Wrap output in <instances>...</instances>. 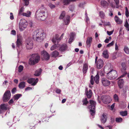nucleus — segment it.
Here are the masks:
<instances>
[{
    "instance_id": "nucleus-6",
    "label": "nucleus",
    "mask_w": 129,
    "mask_h": 129,
    "mask_svg": "<svg viewBox=\"0 0 129 129\" xmlns=\"http://www.w3.org/2000/svg\"><path fill=\"white\" fill-rule=\"evenodd\" d=\"M27 25V22L26 20L24 19H21L19 25L20 31H23L26 27Z\"/></svg>"
},
{
    "instance_id": "nucleus-3",
    "label": "nucleus",
    "mask_w": 129,
    "mask_h": 129,
    "mask_svg": "<svg viewBox=\"0 0 129 129\" xmlns=\"http://www.w3.org/2000/svg\"><path fill=\"white\" fill-rule=\"evenodd\" d=\"M45 36V34L42 30L37 29L34 31L33 37L34 40L38 42H41L43 40Z\"/></svg>"
},
{
    "instance_id": "nucleus-34",
    "label": "nucleus",
    "mask_w": 129,
    "mask_h": 129,
    "mask_svg": "<svg viewBox=\"0 0 129 129\" xmlns=\"http://www.w3.org/2000/svg\"><path fill=\"white\" fill-rule=\"evenodd\" d=\"M124 50L126 53L129 54V49L127 47L125 46L124 48Z\"/></svg>"
},
{
    "instance_id": "nucleus-51",
    "label": "nucleus",
    "mask_w": 129,
    "mask_h": 129,
    "mask_svg": "<svg viewBox=\"0 0 129 129\" xmlns=\"http://www.w3.org/2000/svg\"><path fill=\"white\" fill-rule=\"evenodd\" d=\"M114 32V30L111 31H107V34L110 36L112 35L113 33Z\"/></svg>"
},
{
    "instance_id": "nucleus-64",
    "label": "nucleus",
    "mask_w": 129,
    "mask_h": 129,
    "mask_svg": "<svg viewBox=\"0 0 129 129\" xmlns=\"http://www.w3.org/2000/svg\"><path fill=\"white\" fill-rule=\"evenodd\" d=\"M109 39L107 38L106 39L105 41V42L106 43H108L109 42Z\"/></svg>"
},
{
    "instance_id": "nucleus-2",
    "label": "nucleus",
    "mask_w": 129,
    "mask_h": 129,
    "mask_svg": "<svg viewBox=\"0 0 129 129\" xmlns=\"http://www.w3.org/2000/svg\"><path fill=\"white\" fill-rule=\"evenodd\" d=\"M46 11V9L44 7L43 5H42L36 12L35 16L36 18L41 21L44 20L46 17L45 15Z\"/></svg>"
},
{
    "instance_id": "nucleus-17",
    "label": "nucleus",
    "mask_w": 129,
    "mask_h": 129,
    "mask_svg": "<svg viewBox=\"0 0 129 129\" xmlns=\"http://www.w3.org/2000/svg\"><path fill=\"white\" fill-rule=\"evenodd\" d=\"M70 19V17L69 16L67 15L66 16L64 19V22L65 25H68L69 24Z\"/></svg>"
},
{
    "instance_id": "nucleus-41",
    "label": "nucleus",
    "mask_w": 129,
    "mask_h": 129,
    "mask_svg": "<svg viewBox=\"0 0 129 129\" xmlns=\"http://www.w3.org/2000/svg\"><path fill=\"white\" fill-rule=\"evenodd\" d=\"M24 8L23 7H22L19 10L18 15H20L22 14V12L23 11Z\"/></svg>"
},
{
    "instance_id": "nucleus-40",
    "label": "nucleus",
    "mask_w": 129,
    "mask_h": 129,
    "mask_svg": "<svg viewBox=\"0 0 129 129\" xmlns=\"http://www.w3.org/2000/svg\"><path fill=\"white\" fill-rule=\"evenodd\" d=\"M121 66L122 67V69L123 70H126L127 67L125 63H122L121 64Z\"/></svg>"
},
{
    "instance_id": "nucleus-10",
    "label": "nucleus",
    "mask_w": 129,
    "mask_h": 129,
    "mask_svg": "<svg viewBox=\"0 0 129 129\" xmlns=\"http://www.w3.org/2000/svg\"><path fill=\"white\" fill-rule=\"evenodd\" d=\"M101 99L102 102L106 104L109 103L111 101V98L109 96H103L101 97Z\"/></svg>"
},
{
    "instance_id": "nucleus-1",
    "label": "nucleus",
    "mask_w": 129,
    "mask_h": 129,
    "mask_svg": "<svg viewBox=\"0 0 129 129\" xmlns=\"http://www.w3.org/2000/svg\"><path fill=\"white\" fill-rule=\"evenodd\" d=\"M105 73L107 74V78L110 80L114 79L118 76L117 72L113 70V66L110 64L105 66L104 68Z\"/></svg>"
},
{
    "instance_id": "nucleus-43",
    "label": "nucleus",
    "mask_w": 129,
    "mask_h": 129,
    "mask_svg": "<svg viewBox=\"0 0 129 129\" xmlns=\"http://www.w3.org/2000/svg\"><path fill=\"white\" fill-rule=\"evenodd\" d=\"M120 114L123 116H125L127 114V112L125 111L123 112H120Z\"/></svg>"
},
{
    "instance_id": "nucleus-4",
    "label": "nucleus",
    "mask_w": 129,
    "mask_h": 129,
    "mask_svg": "<svg viewBox=\"0 0 129 129\" xmlns=\"http://www.w3.org/2000/svg\"><path fill=\"white\" fill-rule=\"evenodd\" d=\"M96 104L95 102L91 100L89 101L90 105L88 106V108L90 109V114L92 116L94 114Z\"/></svg>"
},
{
    "instance_id": "nucleus-18",
    "label": "nucleus",
    "mask_w": 129,
    "mask_h": 129,
    "mask_svg": "<svg viewBox=\"0 0 129 129\" xmlns=\"http://www.w3.org/2000/svg\"><path fill=\"white\" fill-rule=\"evenodd\" d=\"M124 81L123 79H121L119 80L118 81V85L120 88H122L123 85Z\"/></svg>"
},
{
    "instance_id": "nucleus-63",
    "label": "nucleus",
    "mask_w": 129,
    "mask_h": 129,
    "mask_svg": "<svg viewBox=\"0 0 129 129\" xmlns=\"http://www.w3.org/2000/svg\"><path fill=\"white\" fill-rule=\"evenodd\" d=\"M104 24L106 25L110 26V23L109 22H106Z\"/></svg>"
},
{
    "instance_id": "nucleus-46",
    "label": "nucleus",
    "mask_w": 129,
    "mask_h": 129,
    "mask_svg": "<svg viewBox=\"0 0 129 129\" xmlns=\"http://www.w3.org/2000/svg\"><path fill=\"white\" fill-rule=\"evenodd\" d=\"M57 46V45L56 44H54L51 47V50H53L56 49V47Z\"/></svg>"
},
{
    "instance_id": "nucleus-57",
    "label": "nucleus",
    "mask_w": 129,
    "mask_h": 129,
    "mask_svg": "<svg viewBox=\"0 0 129 129\" xmlns=\"http://www.w3.org/2000/svg\"><path fill=\"white\" fill-rule=\"evenodd\" d=\"M10 18L11 20H13L14 19V16L13 15V13H10Z\"/></svg>"
},
{
    "instance_id": "nucleus-38",
    "label": "nucleus",
    "mask_w": 129,
    "mask_h": 129,
    "mask_svg": "<svg viewBox=\"0 0 129 129\" xmlns=\"http://www.w3.org/2000/svg\"><path fill=\"white\" fill-rule=\"evenodd\" d=\"M100 16L102 18H104L105 16V14L102 11H100Z\"/></svg>"
},
{
    "instance_id": "nucleus-21",
    "label": "nucleus",
    "mask_w": 129,
    "mask_h": 129,
    "mask_svg": "<svg viewBox=\"0 0 129 129\" xmlns=\"http://www.w3.org/2000/svg\"><path fill=\"white\" fill-rule=\"evenodd\" d=\"M25 86V82L24 81H22L20 82L18 85V87L19 88L21 89H22L24 88Z\"/></svg>"
},
{
    "instance_id": "nucleus-49",
    "label": "nucleus",
    "mask_w": 129,
    "mask_h": 129,
    "mask_svg": "<svg viewBox=\"0 0 129 129\" xmlns=\"http://www.w3.org/2000/svg\"><path fill=\"white\" fill-rule=\"evenodd\" d=\"M124 26L126 28V29L128 31L129 30V24L127 22L125 23L124 25Z\"/></svg>"
},
{
    "instance_id": "nucleus-13",
    "label": "nucleus",
    "mask_w": 129,
    "mask_h": 129,
    "mask_svg": "<svg viewBox=\"0 0 129 129\" xmlns=\"http://www.w3.org/2000/svg\"><path fill=\"white\" fill-rule=\"evenodd\" d=\"M33 44L31 41L27 40L26 41V48L28 49H31L33 47Z\"/></svg>"
},
{
    "instance_id": "nucleus-36",
    "label": "nucleus",
    "mask_w": 129,
    "mask_h": 129,
    "mask_svg": "<svg viewBox=\"0 0 129 129\" xmlns=\"http://www.w3.org/2000/svg\"><path fill=\"white\" fill-rule=\"evenodd\" d=\"M125 15L126 17L128 18L129 17V11L128 10L127 8V7H125Z\"/></svg>"
},
{
    "instance_id": "nucleus-20",
    "label": "nucleus",
    "mask_w": 129,
    "mask_h": 129,
    "mask_svg": "<svg viewBox=\"0 0 129 129\" xmlns=\"http://www.w3.org/2000/svg\"><path fill=\"white\" fill-rule=\"evenodd\" d=\"M88 68V65L87 64V63L84 64L83 68V72L84 74H85L86 73Z\"/></svg>"
},
{
    "instance_id": "nucleus-30",
    "label": "nucleus",
    "mask_w": 129,
    "mask_h": 129,
    "mask_svg": "<svg viewBox=\"0 0 129 129\" xmlns=\"http://www.w3.org/2000/svg\"><path fill=\"white\" fill-rule=\"evenodd\" d=\"M31 12L29 11H28L27 13H22V15L26 17H29L31 15Z\"/></svg>"
},
{
    "instance_id": "nucleus-33",
    "label": "nucleus",
    "mask_w": 129,
    "mask_h": 129,
    "mask_svg": "<svg viewBox=\"0 0 129 129\" xmlns=\"http://www.w3.org/2000/svg\"><path fill=\"white\" fill-rule=\"evenodd\" d=\"M109 53L108 52V50H104L103 53V55L104 56H108Z\"/></svg>"
},
{
    "instance_id": "nucleus-35",
    "label": "nucleus",
    "mask_w": 129,
    "mask_h": 129,
    "mask_svg": "<svg viewBox=\"0 0 129 129\" xmlns=\"http://www.w3.org/2000/svg\"><path fill=\"white\" fill-rule=\"evenodd\" d=\"M65 15V12L64 11H63L60 15L59 18L60 19H62L64 17Z\"/></svg>"
},
{
    "instance_id": "nucleus-50",
    "label": "nucleus",
    "mask_w": 129,
    "mask_h": 129,
    "mask_svg": "<svg viewBox=\"0 0 129 129\" xmlns=\"http://www.w3.org/2000/svg\"><path fill=\"white\" fill-rule=\"evenodd\" d=\"M43 60H48L49 59V57H42V58Z\"/></svg>"
},
{
    "instance_id": "nucleus-23",
    "label": "nucleus",
    "mask_w": 129,
    "mask_h": 129,
    "mask_svg": "<svg viewBox=\"0 0 129 129\" xmlns=\"http://www.w3.org/2000/svg\"><path fill=\"white\" fill-rule=\"evenodd\" d=\"M107 120V116L105 114H103L102 115V117L101 119V122L103 123H105Z\"/></svg>"
},
{
    "instance_id": "nucleus-25",
    "label": "nucleus",
    "mask_w": 129,
    "mask_h": 129,
    "mask_svg": "<svg viewBox=\"0 0 129 129\" xmlns=\"http://www.w3.org/2000/svg\"><path fill=\"white\" fill-rule=\"evenodd\" d=\"M87 91V89L86 90V95L88 98H91L92 94V92L91 90H89L88 91Z\"/></svg>"
},
{
    "instance_id": "nucleus-5",
    "label": "nucleus",
    "mask_w": 129,
    "mask_h": 129,
    "mask_svg": "<svg viewBox=\"0 0 129 129\" xmlns=\"http://www.w3.org/2000/svg\"><path fill=\"white\" fill-rule=\"evenodd\" d=\"M16 45V48L19 54H21L22 52L21 49H22V41L21 39L17 37Z\"/></svg>"
},
{
    "instance_id": "nucleus-14",
    "label": "nucleus",
    "mask_w": 129,
    "mask_h": 129,
    "mask_svg": "<svg viewBox=\"0 0 129 129\" xmlns=\"http://www.w3.org/2000/svg\"><path fill=\"white\" fill-rule=\"evenodd\" d=\"M59 36L58 35H56L55 36V38H53L52 39V42L54 44H55L56 43L57 44L59 42L60 40V39L59 38Z\"/></svg>"
},
{
    "instance_id": "nucleus-60",
    "label": "nucleus",
    "mask_w": 129,
    "mask_h": 129,
    "mask_svg": "<svg viewBox=\"0 0 129 129\" xmlns=\"http://www.w3.org/2000/svg\"><path fill=\"white\" fill-rule=\"evenodd\" d=\"M11 33V34L14 35H16V31L14 30H12Z\"/></svg>"
},
{
    "instance_id": "nucleus-52",
    "label": "nucleus",
    "mask_w": 129,
    "mask_h": 129,
    "mask_svg": "<svg viewBox=\"0 0 129 129\" xmlns=\"http://www.w3.org/2000/svg\"><path fill=\"white\" fill-rule=\"evenodd\" d=\"M49 6L51 8L53 9L55 8V6L51 4H50L49 5Z\"/></svg>"
},
{
    "instance_id": "nucleus-8",
    "label": "nucleus",
    "mask_w": 129,
    "mask_h": 129,
    "mask_svg": "<svg viewBox=\"0 0 129 129\" xmlns=\"http://www.w3.org/2000/svg\"><path fill=\"white\" fill-rule=\"evenodd\" d=\"M40 59V57H31L29 61V64L33 65L37 63Z\"/></svg>"
},
{
    "instance_id": "nucleus-12",
    "label": "nucleus",
    "mask_w": 129,
    "mask_h": 129,
    "mask_svg": "<svg viewBox=\"0 0 129 129\" xmlns=\"http://www.w3.org/2000/svg\"><path fill=\"white\" fill-rule=\"evenodd\" d=\"M7 104H2L0 106V113H2L8 109Z\"/></svg>"
},
{
    "instance_id": "nucleus-32",
    "label": "nucleus",
    "mask_w": 129,
    "mask_h": 129,
    "mask_svg": "<svg viewBox=\"0 0 129 129\" xmlns=\"http://www.w3.org/2000/svg\"><path fill=\"white\" fill-rule=\"evenodd\" d=\"M113 98L114 101L116 102H118L119 98L118 95L116 94H115L113 95Z\"/></svg>"
},
{
    "instance_id": "nucleus-26",
    "label": "nucleus",
    "mask_w": 129,
    "mask_h": 129,
    "mask_svg": "<svg viewBox=\"0 0 129 129\" xmlns=\"http://www.w3.org/2000/svg\"><path fill=\"white\" fill-rule=\"evenodd\" d=\"M114 19L115 21L118 24H121L122 23L121 21L120 20L119 18L117 16H115Z\"/></svg>"
},
{
    "instance_id": "nucleus-45",
    "label": "nucleus",
    "mask_w": 129,
    "mask_h": 129,
    "mask_svg": "<svg viewBox=\"0 0 129 129\" xmlns=\"http://www.w3.org/2000/svg\"><path fill=\"white\" fill-rule=\"evenodd\" d=\"M122 119L121 117L117 118L116 121L117 122H121L122 121Z\"/></svg>"
},
{
    "instance_id": "nucleus-15",
    "label": "nucleus",
    "mask_w": 129,
    "mask_h": 129,
    "mask_svg": "<svg viewBox=\"0 0 129 129\" xmlns=\"http://www.w3.org/2000/svg\"><path fill=\"white\" fill-rule=\"evenodd\" d=\"M102 81L103 85L105 86H108L110 83V82L105 78H103L102 79Z\"/></svg>"
},
{
    "instance_id": "nucleus-9",
    "label": "nucleus",
    "mask_w": 129,
    "mask_h": 129,
    "mask_svg": "<svg viewBox=\"0 0 129 129\" xmlns=\"http://www.w3.org/2000/svg\"><path fill=\"white\" fill-rule=\"evenodd\" d=\"M11 92L10 91L7 90L4 93L3 98V101L4 102H7L10 98Z\"/></svg>"
},
{
    "instance_id": "nucleus-37",
    "label": "nucleus",
    "mask_w": 129,
    "mask_h": 129,
    "mask_svg": "<svg viewBox=\"0 0 129 129\" xmlns=\"http://www.w3.org/2000/svg\"><path fill=\"white\" fill-rule=\"evenodd\" d=\"M114 41H113L111 42L108 44L106 46V47H110L114 45Z\"/></svg>"
},
{
    "instance_id": "nucleus-31",
    "label": "nucleus",
    "mask_w": 129,
    "mask_h": 129,
    "mask_svg": "<svg viewBox=\"0 0 129 129\" xmlns=\"http://www.w3.org/2000/svg\"><path fill=\"white\" fill-rule=\"evenodd\" d=\"M104 71L105 72V71L104 70H104H101L100 71L98 72L97 74H98L100 75L101 76H103L104 75Z\"/></svg>"
},
{
    "instance_id": "nucleus-44",
    "label": "nucleus",
    "mask_w": 129,
    "mask_h": 129,
    "mask_svg": "<svg viewBox=\"0 0 129 129\" xmlns=\"http://www.w3.org/2000/svg\"><path fill=\"white\" fill-rule=\"evenodd\" d=\"M115 3L116 4V8H119V6L118 5L119 4V0H114Z\"/></svg>"
},
{
    "instance_id": "nucleus-19",
    "label": "nucleus",
    "mask_w": 129,
    "mask_h": 129,
    "mask_svg": "<svg viewBox=\"0 0 129 129\" xmlns=\"http://www.w3.org/2000/svg\"><path fill=\"white\" fill-rule=\"evenodd\" d=\"M92 37H88L86 41V43L87 45L90 47L91 43L92 42Z\"/></svg>"
},
{
    "instance_id": "nucleus-28",
    "label": "nucleus",
    "mask_w": 129,
    "mask_h": 129,
    "mask_svg": "<svg viewBox=\"0 0 129 129\" xmlns=\"http://www.w3.org/2000/svg\"><path fill=\"white\" fill-rule=\"evenodd\" d=\"M94 80L96 84H98L99 82V76L98 74H96V76L94 77Z\"/></svg>"
},
{
    "instance_id": "nucleus-22",
    "label": "nucleus",
    "mask_w": 129,
    "mask_h": 129,
    "mask_svg": "<svg viewBox=\"0 0 129 129\" xmlns=\"http://www.w3.org/2000/svg\"><path fill=\"white\" fill-rule=\"evenodd\" d=\"M41 56H49L47 52L44 50L41 51Z\"/></svg>"
},
{
    "instance_id": "nucleus-53",
    "label": "nucleus",
    "mask_w": 129,
    "mask_h": 129,
    "mask_svg": "<svg viewBox=\"0 0 129 129\" xmlns=\"http://www.w3.org/2000/svg\"><path fill=\"white\" fill-rule=\"evenodd\" d=\"M31 56H40L39 54L37 53L33 54L31 55Z\"/></svg>"
},
{
    "instance_id": "nucleus-55",
    "label": "nucleus",
    "mask_w": 129,
    "mask_h": 129,
    "mask_svg": "<svg viewBox=\"0 0 129 129\" xmlns=\"http://www.w3.org/2000/svg\"><path fill=\"white\" fill-rule=\"evenodd\" d=\"M94 71V69L93 68H91L90 70V72L92 74L93 73V72Z\"/></svg>"
},
{
    "instance_id": "nucleus-62",
    "label": "nucleus",
    "mask_w": 129,
    "mask_h": 129,
    "mask_svg": "<svg viewBox=\"0 0 129 129\" xmlns=\"http://www.w3.org/2000/svg\"><path fill=\"white\" fill-rule=\"evenodd\" d=\"M73 39L72 38L70 37L69 39V43L71 44L72 42Z\"/></svg>"
},
{
    "instance_id": "nucleus-7",
    "label": "nucleus",
    "mask_w": 129,
    "mask_h": 129,
    "mask_svg": "<svg viewBox=\"0 0 129 129\" xmlns=\"http://www.w3.org/2000/svg\"><path fill=\"white\" fill-rule=\"evenodd\" d=\"M98 57H96L95 59V63L96 68L98 69H101L103 66L104 62L101 59H99L97 60Z\"/></svg>"
},
{
    "instance_id": "nucleus-54",
    "label": "nucleus",
    "mask_w": 129,
    "mask_h": 129,
    "mask_svg": "<svg viewBox=\"0 0 129 129\" xmlns=\"http://www.w3.org/2000/svg\"><path fill=\"white\" fill-rule=\"evenodd\" d=\"M55 92L57 93L60 94L61 92V90L59 89H57L56 90Z\"/></svg>"
},
{
    "instance_id": "nucleus-48",
    "label": "nucleus",
    "mask_w": 129,
    "mask_h": 129,
    "mask_svg": "<svg viewBox=\"0 0 129 129\" xmlns=\"http://www.w3.org/2000/svg\"><path fill=\"white\" fill-rule=\"evenodd\" d=\"M90 82L91 85H93L94 84V82L93 81V77L92 75H91V76Z\"/></svg>"
},
{
    "instance_id": "nucleus-42",
    "label": "nucleus",
    "mask_w": 129,
    "mask_h": 129,
    "mask_svg": "<svg viewBox=\"0 0 129 129\" xmlns=\"http://www.w3.org/2000/svg\"><path fill=\"white\" fill-rule=\"evenodd\" d=\"M59 54L58 52L57 51H55L53 52L52 53V56H57Z\"/></svg>"
},
{
    "instance_id": "nucleus-39",
    "label": "nucleus",
    "mask_w": 129,
    "mask_h": 129,
    "mask_svg": "<svg viewBox=\"0 0 129 129\" xmlns=\"http://www.w3.org/2000/svg\"><path fill=\"white\" fill-rule=\"evenodd\" d=\"M82 102H83V105H86L88 103V102L87 101V99L86 98H85L83 99Z\"/></svg>"
},
{
    "instance_id": "nucleus-27",
    "label": "nucleus",
    "mask_w": 129,
    "mask_h": 129,
    "mask_svg": "<svg viewBox=\"0 0 129 129\" xmlns=\"http://www.w3.org/2000/svg\"><path fill=\"white\" fill-rule=\"evenodd\" d=\"M42 72V70L40 69L36 71L34 74V75L36 76H38L40 75L41 74Z\"/></svg>"
},
{
    "instance_id": "nucleus-61",
    "label": "nucleus",
    "mask_w": 129,
    "mask_h": 129,
    "mask_svg": "<svg viewBox=\"0 0 129 129\" xmlns=\"http://www.w3.org/2000/svg\"><path fill=\"white\" fill-rule=\"evenodd\" d=\"M109 15L111 16H113V12L112 11V10H110V13H109Z\"/></svg>"
},
{
    "instance_id": "nucleus-16",
    "label": "nucleus",
    "mask_w": 129,
    "mask_h": 129,
    "mask_svg": "<svg viewBox=\"0 0 129 129\" xmlns=\"http://www.w3.org/2000/svg\"><path fill=\"white\" fill-rule=\"evenodd\" d=\"M67 48V46L66 44H63L61 45L59 47V50L61 52L66 50Z\"/></svg>"
},
{
    "instance_id": "nucleus-24",
    "label": "nucleus",
    "mask_w": 129,
    "mask_h": 129,
    "mask_svg": "<svg viewBox=\"0 0 129 129\" xmlns=\"http://www.w3.org/2000/svg\"><path fill=\"white\" fill-rule=\"evenodd\" d=\"M101 4L102 6L105 7L108 6V3L107 2L104 0H103L101 1Z\"/></svg>"
},
{
    "instance_id": "nucleus-58",
    "label": "nucleus",
    "mask_w": 129,
    "mask_h": 129,
    "mask_svg": "<svg viewBox=\"0 0 129 129\" xmlns=\"http://www.w3.org/2000/svg\"><path fill=\"white\" fill-rule=\"evenodd\" d=\"M16 89L15 88H14L12 90V93H14L16 91Z\"/></svg>"
},
{
    "instance_id": "nucleus-59",
    "label": "nucleus",
    "mask_w": 129,
    "mask_h": 129,
    "mask_svg": "<svg viewBox=\"0 0 129 129\" xmlns=\"http://www.w3.org/2000/svg\"><path fill=\"white\" fill-rule=\"evenodd\" d=\"M115 50L117 51H118L119 50L118 47L116 43L115 44Z\"/></svg>"
},
{
    "instance_id": "nucleus-29",
    "label": "nucleus",
    "mask_w": 129,
    "mask_h": 129,
    "mask_svg": "<svg viewBox=\"0 0 129 129\" xmlns=\"http://www.w3.org/2000/svg\"><path fill=\"white\" fill-rule=\"evenodd\" d=\"M21 95V94H15L14 95L13 97V99L15 100H17Z\"/></svg>"
},
{
    "instance_id": "nucleus-56",
    "label": "nucleus",
    "mask_w": 129,
    "mask_h": 129,
    "mask_svg": "<svg viewBox=\"0 0 129 129\" xmlns=\"http://www.w3.org/2000/svg\"><path fill=\"white\" fill-rule=\"evenodd\" d=\"M32 88L29 87H27V88L25 89V91L30 90L32 89Z\"/></svg>"
},
{
    "instance_id": "nucleus-11",
    "label": "nucleus",
    "mask_w": 129,
    "mask_h": 129,
    "mask_svg": "<svg viewBox=\"0 0 129 129\" xmlns=\"http://www.w3.org/2000/svg\"><path fill=\"white\" fill-rule=\"evenodd\" d=\"M38 81V78H37L35 80V78H31L27 80V82L29 84H31L32 86L35 85Z\"/></svg>"
},
{
    "instance_id": "nucleus-47",
    "label": "nucleus",
    "mask_w": 129,
    "mask_h": 129,
    "mask_svg": "<svg viewBox=\"0 0 129 129\" xmlns=\"http://www.w3.org/2000/svg\"><path fill=\"white\" fill-rule=\"evenodd\" d=\"M23 66L22 65H20L19 67L18 71L21 72L23 69Z\"/></svg>"
}]
</instances>
